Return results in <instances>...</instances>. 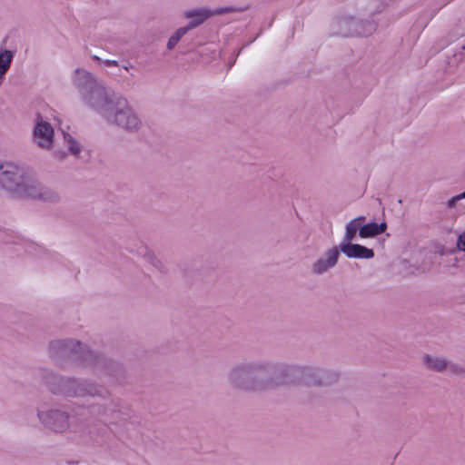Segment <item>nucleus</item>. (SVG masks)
<instances>
[{
    "label": "nucleus",
    "instance_id": "nucleus-17",
    "mask_svg": "<svg viewBox=\"0 0 465 465\" xmlns=\"http://www.w3.org/2000/svg\"><path fill=\"white\" fill-rule=\"evenodd\" d=\"M457 245L460 250L465 252V232L460 235Z\"/></svg>",
    "mask_w": 465,
    "mask_h": 465
},
{
    "label": "nucleus",
    "instance_id": "nucleus-14",
    "mask_svg": "<svg viewBox=\"0 0 465 465\" xmlns=\"http://www.w3.org/2000/svg\"><path fill=\"white\" fill-rule=\"evenodd\" d=\"M64 141L70 153L76 155L80 153L81 146L73 135L69 134H64Z\"/></svg>",
    "mask_w": 465,
    "mask_h": 465
},
{
    "label": "nucleus",
    "instance_id": "nucleus-2",
    "mask_svg": "<svg viewBox=\"0 0 465 465\" xmlns=\"http://www.w3.org/2000/svg\"><path fill=\"white\" fill-rule=\"evenodd\" d=\"M44 187L25 167L10 161H0V190L15 198L40 199Z\"/></svg>",
    "mask_w": 465,
    "mask_h": 465
},
{
    "label": "nucleus",
    "instance_id": "nucleus-7",
    "mask_svg": "<svg viewBox=\"0 0 465 465\" xmlns=\"http://www.w3.org/2000/svg\"><path fill=\"white\" fill-rule=\"evenodd\" d=\"M341 252L350 258H365L370 259L374 256L371 249L360 244H343L341 246Z\"/></svg>",
    "mask_w": 465,
    "mask_h": 465
},
{
    "label": "nucleus",
    "instance_id": "nucleus-1",
    "mask_svg": "<svg viewBox=\"0 0 465 465\" xmlns=\"http://www.w3.org/2000/svg\"><path fill=\"white\" fill-rule=\"evenodd\" d=\"M72 81L83 104L110 126L127 133H135L142 128V118L129 99L107 88L90 72L76 69Z\"/></svg>",
    "mask_w": 465,
    "mask_h": 465
},
{
    "label": "nucleus",
    "instance_id": "nucleus-16",
    "mask_svg": "<svg viewBox=\"0 0 465 465\" xmlns=\"http://www.w3.org/2000/svg\"><path fill=\"white\" fill-rule=\"evenodd\" d=\"M424 361L429 368L438 371H441L447 368V362L442 359H432L429 356H426L424 358Z\"/></svg>",
    "mask_w": 465,
    "mask_h": 465
},
{
    "label": "nucleus",
    "instance_id": "nucleus-15",
    "mask_svg": "<svg viewBox=\"0 0 465 465\" xmlns=\"http://www.w3.org/2000/svg\"><path fill=\"white\" fill-rule=\"evenodd\" d=\"M188 32V27H180L169 38L167 48L172 50L180 41V39Z\"/></svg>",
    "mask_w": 465,
    "mask_h": 465
},
{
    "label": "nucleus",
    "instance_id": "nucleus-5",
    "mask_svg": "<svg viewBox=\"0 0 465 465\" xmlns=\"http://www.w3.org/2000/svg\"><path fill=\"white\" fill-rule=\"evenodd\" d=\"M54 131L51 124L38 117L33 131L35 143L43 149H50L54 143Z\"/></svg>",
    "mask_w": 465,
    "mask_h": 465
},
{
    "label": "nucleus",
    "instance_id": "nucleus-9",
    "mask_svg": "<svg viewBox=\"0 0 465 465\" xmlns=\"http://www.w3.org/2000/svg\"><path fill=\"white\" fill-rule=\"evenodd\" d=\"M64 395L73 398H82L87 395V389L84 384L75 380H66L64 381Z\"/></svg>",
    "mask_w": 465,
    "mask_h": 465
},
{
    "label": "nucleus",
    "instance_id": "nucleus-10",
    "mask_svg": "<svg viewBox=\"0 0 465 465\" xmlns=\"http://www.w3.org/2000/svg\"><path fill=\"white\" fill-rule=\"evenodd\" d=\"M15 54L13 51L0 48V84L4 80L8 70L10 69Z\"/></svg>",
    "mask_w": 465,
    "mask_h": 465
},
{
    "label": "nucleus",
    "instance_id": "nucleus-18",
    "mask_svg": "<svg viewBox=\"0 0 465 465\" xmlns=\"http://www.w3.org/2000/svg\"><path fill=\"white\" fill-rule=\"evenodd\" d=\"M94 59H96V60L101 61L103 64H106V65H108V66H116V65H118V63H117V61H116V60H103V61H102V60H101L99 57H97V56H94Z\"/></svg>",
    "mask_w": 465,
    "mask_h": 465
},
{
    "label": "nucleus",
    "instance_id": "nucleus-6",
    "mask_svg": "<svg viewBox=\"0 0 465 465\" xmlns=\"http://www.w3.org/2000/svg\"><path fill=\"white\" fill-rule=\"evenodd\" d=\"M215 14L216 12L207 8L192 9L186 11L184 13V17L190 20L189 25L186 26L188 27V31L200 25Z\"/></svg>",
    "mask_w": 465,
    "mask_h": 465
},
{
    "label": "nucleus",
    "instance_id": "nucleus-11",
    "mask_svg": "<svg viewBox=\"0 0 465 465\" xmlns=\"http://www.w3.org/2000/svg\"><path fill=\"white\" fill-rule=\"evenodd\" d=\"M387 228L385 223L380 224L376 223H370L360 228V236L361 238L373 237L382 233Z\"/></svg>",
    "mask_w": 465,
    "mask_h": 465
},
{
    "label": "nucleus",
    "instance_id": "nucleus-8",
    "mask_svg": "<svg viewBox=\"0 0 465 465\" xmlns=\"http://www.w3.org/2000/svg\"><path fill=\"white\" fill-rule=\"evenodd\" d=\"M340 252L339 250L334 247L328 251L327 259H320L313 265V271L316 273H322L326 272L328 269L333 267L338 261Z\"/></svg>",
    "mask_w": 465,
    "mask_h": 465
},
{
    "label": "nucleus",
    "instance_id": "nucleus-19",
    "mask_svg": "<svg viewBox=\"0 0 465 465\" xmlns=\"http://www.w3.org/2000/svg\"><path fill=\"white\" fill-rule=\"evenodd\" d=\"M463 198H465V192H464V193H462L461 194L457 195L456 197H454V198L452 199V201H458V200H460V199H463Z\"/></svg>",
    "mask_w": 465,
    "mask_h": 465
},
{
    "label": "nucleus",
    "instance_id": "nucleus-3",
    "mask_svg": "<svg viewBox=\"0 0 465 465\" xmlns=\"http://www.w3.org/2000/svg\"><path fill=\"white\" fill-rule=\"evenodd\" d=\"M36 420L43 430L54 435H65L73 427L71 413L58 406H39L36 409Z\"/></svg>",
    "mask_w": 465,
    "mask_h": 465
},
{
    "label": "nucleus",
    "instance_id": "nucleus-20",
    "mask_svg": "<svg viewBox=\"0 0 465 465\" xmlns=\"http://www.w3.org/2000/svg\"><path fill=\"white\" fill-rule=\"evenodd\" d=\"M131 68H133V65H132V64H130V63H128V64H126L125 65H124V69L125 71H129Z\"/></svg>",
    "mask_w": 465,
    "mask_h": 465
},
{
    "label": "nucleus",
    "instance_id": "nucleus-12",
    "mask_svg": "<svg viewBox=\"0 0 465 465\" xmlns=\"http://www.w3.org/2000/svg\"><path fill=\"white\" fill-rule=\"evenodd\" d=\"M81 346L82 344L78 341H54L51 342L50 349L54 352H58L59 351L76 349Z\"/></svg>",
    "mask_w": 465,
    "mask_h": 465
},
{
    "label": "nucleus",
    "instance_id": "nucleus-4",
    "mask_svg": "<svg viewBox=\"0 0 465 465\" xmlns=\"http://www.w3.org/2000/svg\"><path fill=\"white\" fill-rule=\"evenodd\" d=\"M259 373V361H246L232 368L228 374V380L234 387L252 391L258 385Z\"/></svg>",
    "mask_w": 465,
    "mask_h": 465
},
{
    "label": "nucleus",
    "instance_id": "nucleus-13",
    "mask_svg": "<svg viewBox=\"0 0 465 465\" xmlns=\"http://www.w3.org/2000/svg\"><path fill=\"white\" fill-rule=\"evenodd\" d=\"M365 220V217H359L352 221H351L346 226V232L344 240L348 242H351L355 237L357 232H360L361 228V221Z\"/></svg>",
    "mask_w": 465,
    "mask_h": 465
}]
</instances>
